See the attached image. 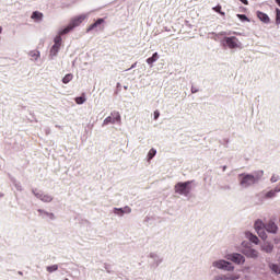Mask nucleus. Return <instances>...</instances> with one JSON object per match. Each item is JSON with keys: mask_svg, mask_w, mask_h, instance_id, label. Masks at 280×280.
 Here are the masks:
<instances>
[{"mask_svg": "<svg viewBox=\"0 0 280 280\" xmlns=\"http://www.w3.org/2000/svg\"><path fill=\"white\" fill-rule=\"evenodd\" d=\"M191 182H185V183H177L175 185V194H179V196H189V192L191 191Z\"/></svg>", "mask_w": 280, "mask_h": 280, "instance_id": "f257e3e1", "label": "nucleus"}, {"mask_svg": "<svg viewBox=\"0 0 280 280\" xmlns=\"http://www.w3.org/2000/svg\"><path fill=\"white\" fill-rule=\"evenodd\" d=\"M241 180L240 185L242 187H250V185H255L257 183V177L250 174H241L238 175Z\"/></svg>", "mask_w": 280, "mask_h": 280, "instance_id": "f03ea898", "label": "nucleus"}, {"mask_svg": "<svg viewBox=\"0 0 280 280\" xmlns=\"http://www.w3.org/2000/svg\"><path fill=\"white\" fill-rule=\"evenodd\" d=\"M104 23H106L104 19L102 18L97 19L93 24L88 26L86 33L89 34V32H104V28H105Z\"/></svg>", "mask_w": 280, "mask_h": 280, "instance_id": "7ed1b4c3", "label": "nucleus"}, {"mask_svg": "<svg viewBox=\"0 0 280 280\" xmlns=\"http://www.w3.org/2000/svg\"><path fill=\"white\" fill-rule=\"evenodd\" d=\"M223 40L229 49H242V42L235 36L224 37Z\"/></svg>", "mask_w": 280, "mask_h": 280, "instance_id": "20e7f679", "label": "nucleus"}, {"mask_svg": "<svg viewBox=\"0 0 280 280\" xmlns=\"http://www.w3.org/2000/svg\"><path fill=\"white\" fill-rule=\"evenodd\" d=\"M103 124L104 126H108V124H121V115L119 112L114 110L110 113V116L104 119Z\"/></svg>", "mask_w": 280, "mask_h": 280, "instance_id": "39448f33", "label": "nucleus"}, {"mask_svg": "<svg viewBox=\"0 0 280 280\" xmlns=\"http://www.w3.org/2000/svg\"><path fill=\"white\" fill-rule=\"evenodd\" d=\"M256 233L259 235L261 240H266L268 236L266 234V224L264 221L257 220L254 224Z\"/></svg>", "mask_w": 280, "mask_h": 280, "instance_id": "423d86ee", "label": "nucleus"}, {"mask_svg": "<svg viewBox=\"0 0 280 280\" xmlns=\"http://www.w3.org/2000/svg\"><path fill=\"white\" fill-rule=\"evenodd\" d=\"M84 21H86V15L85 14H81V15H77L74 18H72L70 20V25L72 27V30H74V27H80V25H82V23H84Z\"/></svg>", "mask_w": 280, "mask_h": 280, "instance_id": "0eeeda50", "label": "nucleus"}, {"mask_svg": "<svg viewBox=\"0 0 280 280\" xmlns=\"http://www.w3.org/2000/svg\"><path fill=\"white\" fill-rule=\"evenodd\" d=\"M213 266L215 268H220L221 270H228V271L233 270V265L226 260L214 261Z\"/></svg>", "mask_w": 280, "mask_h": 280, "instance_id": "6e6552de", "label": "nucleus"}, {"mask_svg": "<svg viewBox=\"0 0 280 280\" xmlns=\"http://www.w3.org/2000/svg\"><path fill=\"white\" fill-rule=\"evenodd\" d=\"M226 259L238 265L244 264L246 261V259L242 256V254H230L226 256Z\"/></svg>", "mask_w": 280, "mask_h": 280, "instance_id": "1a4fd4ad", "label": "nucleus"}, {"mask_svg": "<svg viewBox=\"0 0 280 280\" xmlns=\"http://www.w3.org/2000/svg\"><path fill=\"white\" fill-rule=\"evenodd\" d=\"M265 230L268 233H277V224L273 221H269L267 224H265Z\"/></svg>", "mask_w": 280, "mask_h": 280, "instance_id": "9d476101", "label": "nucleus"}, {"mask_svg": "<svg viewBox=\"0 0 280 280\" xmlns=\"http://www.w3.org/2000/svg\"><path fill=\"white\" fill-rule=\"evenodd\" d=\"M244 255H246V257H252V259H256V257H258L259 253L255 249H244L243 250Z\"/></svg>", "mask_w": 280, "mask_h": 280, "instance_id": "9b49d317", "label": "nucleus"}, {"mask_svg": "<svg viewBox=\"0 0 280 280\" xmlns=\"http://www.w3.org/2000/svg\"><path fill=\"white\" fill-rule=\"evenodd\" d=\"M257 18L259 19V21H262V23H270V18L268 16V14L261 11L257 12Z\"/></svg>", "mask_w": 280, "mask_h": 280, "instance_id": "f8f14e48", "label": "nucleus"}, {"mask_svg": "<svg viewBox=\"0 0 280 280\" xmlns=\"http://www.w3.org/2000/svg\"><path fill=\"white\" fill-rule=\"evenodd\" d=\"M36 197L39 198L42 202H51V200H54V197H51L50 195L37 194Z\"/></svg>", "mask_w": 280, "mask_h": 280, "instance_id": "ddd939ff", "label": "nucleus"}, {"mask_svg": "<svg viewBox=\"0 0 280 280\" xmlns=\"http://www.w3.org/2000/svg\"><path fill=\"white\" fill-rule=\"evenodd\" d=\"M31 19L33 21H43V13H40L39 11H35L32 13Z\"/></svg>", "mask_w": 280, "mask_h": 280, "instance_id": "4468645a", "label": "nucleus"}, {"mask_svg": "<svg viewBox=\"0 0 280 280\" xmlns=\"http://www.w3.org/2000/svg\"><path fill=\"white\" fill-rule=\"evenodd\" d=\"M159 60V52H154L152 57L147 59L148 65H154Z\"/></svg>", "mask_w": 280, "mask_h": 280, "instance_id": "2eb2a0df", "label": "nucleus"}, {"mask_svg": "<svg viewBox=\"0 0 280 280\" xmlns=\"http://www.w3.org/2000/svg\"><path fill=\"white\" fill-rule=\"evenodd\" d=\"M246 237L253 242V244H259V237L253 235V233L247 232Z\"/></svg>", "mask_w": 280, "mask_h": 280, "instance_id": "dca6fc26", "label": "nucleus"}, {"mask_svg": "<svg viewBox=\"0 0 280 280\" xmlns=\"http://www.w3.org/2000/svg\"><path fill=\"white\" fill-rule=\"evenodd\" d=\"M60 45L59 44H55L52 45L51 49H50V54L51 56H57L58 51H60Z\"/></svg>", "mask_w": 280, "mask_h": 280, "instance_id": "f3484780", "label": "nucleus"}, {"mask_svg": "<svg viewBox=\"0 0 280 280\" xmlns=\"http://www.w3.org/2000/svg\"><path fill=\"white\" fill-rule=\"evenodd\" d=\"M73 30L71 24H68V26L66 28H63L62 31L59 32L60 36H65V34H69V32H71Z\"/></svg>", "mask_w": 280, "mask_h": 280, "instance_id": "a211bd4d", "label": "nucleus"}, {"mask_svg": "<svg viewBox=\"0 0 280 280\" xmlns=\"http://www.w3.org/2000/svg\"><path fill=\"white\" fill-rule=\"evenodd\" d=\"M71 80H73V74L68 73V74H66V75L63 77L62 83H63V84H69V82H71Z\"/></svg>", "mask_w": 280, "mask_h": 280, "instance_id": "6ab92c4d", "label": "nucleus"}, {"mask_svg": "<svg viewBox=\"0 0 280 280\" xmlns=\"http://www.w3.org/2000/svg\"><path fill=\"white\" fill-rule=\"evenodd\" d=\"M272 248H273L272 244L265 243L262 245V250H265V253H272Z\"/></svg>", "mask_w": 280, "mask_h": 280, "instance_id": "aec40b11", "label": "nucleus"}, {"mask_svg": "<svg viewBox=\"0 0 280 280\" xmlns=\"http://www.w3.org/2000/svg\"><path fill=\"white\" fill-rule=\"evenodd\" d=\"M154 156H156V150L155 149H151L148 153V160L152 161L154 159Z\"/></svg>", "mask_w": 280, "mask_h": 280, "instance_id": "412c9836", "label": "nucleus"}, {"mask_svg": "<svg viewBox=\"0 0 280 280\" xmlns=\"http://www.w3.org/2000/svg\"><path fill=\"white\" fill-rule=\"evenodd\" d=\"M270 269L276 273V275H280V265H270Z\"/></svg>", "mask_w": 280, "mask_h": 280, "instance_id": "4be33fe9", "label": "nucleus"}, {"mask_svg": "<svg viewBox=\"0 0 280 280\" xmlns=\"http://www.w3.org/2000/svg\"><path fill=\"white\" fill-rule=\"evenodd\" d=\"M54 43H55V45H59V46H61L62 45V35H57L56 37H55V39H54Z\"/></svg>", "mask_w": 280, "mask_h": 280, "instance_id": "5701e85b", "label": "nucleus"}, {"mask_svg": "<svg viewBox=\"0 0 280 280\" xmlns=\"http://www.w3.org/2000/svg\"><path fill=\"white\" fill-rule=\"evenodd\" d=\"M30 57L38 60V58H40V51H31Z\"/></svg>", "mask_w": 280, "mask_h": 280, "instance_id": "b1692460", "label": "nucleus"}, {"mask_svg": "<svg viewBox=\"0 0 280 280\" xmlns=\"http://www.w3.org/2000/svg\"><path fill=\"white\" fill-rule=\"evenodd\" d=\"M47 272H56V270H58V265H52V266H48L46 267Z\"/></svg>", "mask_w": 280, "mask_h": 280, "instance_id": "393cba45", "label": "nucleus"}, {"mask_svg": "<svg viewBox=\"0 0 280 280\" xmlns=\"http://www.w3.org/2000/svg\"><path fill=\"white\" fill-rule=\"evenodd\" d=\"M214 12H218V14H221V16H224V12H222V5H217L213 8Z\"/></svg>", "mask_w": 280, "mask_h": 280, "instance_id": "a878e982", "label": "nucleus"}, {"mask_svg": "<svg viewBox=\"0 0 280 280\" xmlns=\"http://www.w3.org/2000/svg\"><path fill=\"white\" fill-rule=\"evenodd\" d=\"M86 102V98L84 96H79L75 98L77 104H84Z\"/></svg>", "mask_w": 280, "mask_h": 280, "instance_id": "bb28decb", "label": "nucleus"}, {"mask_svg": "<svg viewBox=\"0 0 280 280\" xmlns=\"http://www.w3.org/2000/svg\"><path fill=\"white\" fill-rule=\"evenodd\" d=\"M114 213H116V215H124V208H115Z\"/></svg>", "mask_w": 280, "mask_h": 280, "instance_id": "cd10ccee", "label": "nucleus"}, {"mask_svg": "<svg viewBox=\"0 0 280 280\" xmlns=\"http://www.w3.org/2000/svg\"><path fill=\"white\" fill-rule=\"evenodd\" d=\"M276 23H277V25H280V10L279 9L276 10Z\"/></svg>", "mask_w": 280, "mask_h": 280, "instance_id": "c85d7f7f", "label": "nucleus"}, {"mask_svg": "<svg viewBox=\"0 0 280 280\" xmlns=\"http://www.w3.org/2000/svg\"><path fill=\"white\" fill-rule=\"evenodd\" d=\"M45 215H47V218H49L50 220H55L56 215L51 212H45Z\"/></svg>", "mask_w": 280, "mask_h": 280, "instance_id": "c756f323", "label": "nucleus"}, {"mask_svg": "<svg viewBox=\"0 0 280 280\" xmlns=\"http://www.w3.org/2000/svg\"><path fill=\"white\" fill-rule=\"evenodd\" d=\"M237 18L241 20V21H249L248 18L244 14H237Z\"/></svg>", "mask_w": 280, "mask_h": 280, "instance_id": "7c9ffc66", "label": "nucleus"}, {"mask_svg": "<svg viewBox=\"0 0 280 280\" xmlns=\"http://www.w3.org/2000/svg\"><path fill=\"white\" fill-rule=\"evenodd\" d=\"M122 211H124V213H131L132 209L127 206V207L122 208Z\"/></svg>", "mask_w": 280, "mask_h": 280, "instance_id": "2f4dec72", "label": "nucleus"}, {"mask_svg": "<svg viewBox=\"0 0 280 280\" xmlns=\"http://www.w3.org/2000/svg\"><path fill=\"white\" fill-rule=\"evenodd\" d=\"M277 180H279V176L272 175L271 176V183H277Z\"/></svg>", "mask_w": 280, "mask_h": 280, "instance_id": "473e14b6", "label": "nucleus"}, {"mask_svg": "<svg viewBox=\"0 0 280 280\" xmlns=\"http://www.w3.org/2000/svg\"><path fill=\"white\" fill-rule=\"evenodd\" d=\"M223 279L237 280V279H240V276H231V277L223 278Z\"/></svg>", "mask_w": 280, "mask_h": 280, "instance_id": "72a5a7b5", "label": "nucleus"}, {"mask_svg": "<svg viewBox=\"0 0 280 280\" xmlns=\"http://www.w3.org/2000/svg\"><path fill=\"white\" fill-rule=\"evenodd\" d=\"M159 117H161V113H159V110L154 112V119H159Z\"/></svg>", "mask_w": 280, "mask_h": 280, "instance_id": "f704fd0d", "label": "nucleus"}, {"mask_svg": "<svg viewBox=\"0 0 280 280\" xmlns=\"http://www.w3.org/2000/svg\"><path fill=\"white\" fill-rule=\"evenodd\" d=\"M37 211H38L39 215H45V213H47V211H45L43 209H38Z\"/></svg>", "mask_w": 280, "mask_h": 280, "instance_id": "c9c22d12", "label": "nucleus"}, {"mask_svg": "<svg viewBox=\"0 0 280 280\" xmlns=\"http://www.w3.org/2000/svg\"><path fill=\"white\" fill-rule=\"evenodd\" d=\"M191 93H198V89H196L195 86H191Z\"/></svg>", "mask_w": 280, "mask_h": 280, "instance_id": "e433bc0d", "label": "nucleus"}, {"mask_svg": "<svg viewBox=\"0 0 280 280\" xmlns=\"http://www.w3.org/2000/svg\"><path fill=\"white\" fill-rule=\"evenodd\" d=\"M241 3H244V5H248V0H240Z\"/></svg>", "mask_w": 280, "mask_h": 280, "instance_id": "4c0bfd02", "label": "nucleus"}, {"mask_svg": "<svg viewBox=\"0 0 280 280\" xmlns=\"http://www.w3.org/2000/svg\"><path fill=\"white\" fill-rule=\"evenodd\" d=\"M1 32H3V27L0 26V34H1Z\"/></svg>", "mask_w": 280, "mask_h": 280, "instance_id": "58836bf2", "label": "nucleus"}, {"mask_svg": "<svg viewBox=\"0 0 280 280\" xmlns=\"http://www.w3.org/2000/svg\"><path fill=\"white\" fill-rule=\"evenodd\" d=\"M135 66H137V63H133V66H131V69H135Z\"/></svg>", "mask_w": 280, "mask_h": 280, "instance_id": "ea45409f", "label": "nucleus"}, {"mask_svg": "<svg viewBox=\"0 0 280 280\" xmlns=\"http://www.w3.org/2000/svg\"><path fill=\"white\" fill-rule=\"evenodd\" d=\"M135 66H137V63H133V66H131V69H135Z\"/></svg>", "mask_w": 280, "mask_h": 280, "instance_id": "a19ab883", "label": "nucleus"}]
</instances>
